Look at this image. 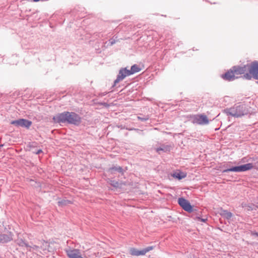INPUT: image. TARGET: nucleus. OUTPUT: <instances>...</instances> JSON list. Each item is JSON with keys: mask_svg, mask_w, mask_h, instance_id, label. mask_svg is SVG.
Segmentation results:
<instances>
[{"mask_svg": "<svg viewBox=\"0 0 258 258\" xmlns=\"http://www.w3.org/2000/svg\"><path fill=\"white\" fill-rule=\"evenodd\" d=\"M131 75L130 71L126 68H121L118 73L117 78L114 81V84L116 85L120 81L123 80L126 77Z\"/></svg>", "mask_w": 258, "mask_h": 258, "instance_id": "6", "label": "nucleus"}, {"mask_svg": "<svg viewBox=\"0 0 258 258\" xmlns=\"http://www.w3.org/2000/svg\"><path fill=\"white\" fill-rule=\"evenodd\" d=\"M118 172L123 173V169L120 166H115L112 168H110L108 170L107 172L109 175L111 174H115V172Z\"/></svg>", "mask_w": 258, "mask_h": 258, "instance_id": "13", "label": "nucleus"}, {"mask_svg": "<svg viewBox=\"0 0 258 258\" xmlns=\"http://www.w3.org/2000/svg\"><path fill=\"white\" fill-rule=\"evenodd\" d=\"M254 78L258 80V62L254 61V66L252 70L251 78Z\"/></svg>", "mask_w": 258, "mask_h": 258, "instance_id": "15", "label": "nucleus"}, {"mask_svg": "<svg viewBox=\"0 0 258 258\" xmlns=\"http://www.w3.org/2000/svg\"><path fill=\"white\" fill-rule=\"evenodd\" d=\"M39 246H37V245H30V247H29L28 248H27V250H31V249H34V250H37Z\"/></svg>", "mask_w": 258, "mask_h": 258, "instance_id": "22", "label": "nucleus"}, {"mask_svg": "<svg viewBox=\"0 0 258 258\" xmlns=\"http://www.w3.org/2000/svg\"><path fill=\"white\" fill-rule=\"evenodd\" d=\"M80 119L79 116L74 112H64L53 116V120L57 123L68 122L77 124Z\"/></svg>", "mask_w": 258, "mask_h": 258, "instance_id": "1", "label": "nucleus"}, {"mask_svg": "<svg viewBox=\"0 0 258 258\" xmlns=\"http://www.w3.org/2000/svg\"><path fill=\"white\" fill-rule=\"evenodd\" d=\"M42 152V150L39 149V150H38L36 152H35V153L37 155H38Z\"/></svg>", "mask_w": 258, "mask_h": 258, "instance_id": "24", "label": "nucleus"}, {"mask_svg": "<svg viewBox=\"0 0 258 258\" xmlns=\"http://www.w3.org/2000/svg\"><path fill=\"white\" fill-rule=\"evenodd\" d=\"M66 252L69 258H81V253L79 249L69 248L66 249Z\"/></svg>", "mask_w": 258, "mask_h": 258, "instance_id": "12", "label": "nucleus"}, {"mask_svg": "<svg viewBox=\"0 0 258 258\" xmlns=\"http://www.w3.org/2000/svg\"><path fill=\"white\" fill-rule=\"evenodd\" d=\"M69 203H70V201L68 200H62L58 202V205L60 206L67 205Z\"/></svg>", "mask_w": 258, "mask_h": 258, "instance_id": "20", "label": "nucleus"}, {"mask_svg": "<svg viewBox=\"0 0 258 258\" xmlns=\"http://www.w3.org/2000/svg\"><path fill=\"white\" fill-rule=\"evenodd\" d=\"M115 42H116V41L114 39H111L109 40V43L111 45H113L115 43Z\"/></svg>", "mask_w": 258, "mask_h": 258, "instance_id": "23", "label": "nucleus"}, {"mask_svg": "<svg viewBox=\"0 0 258 258\" xmlns=\"http://www.w3.org/2000/svg\"><path fill=\"white\" fill-rule=\"evenodd\" d=\"M44 243H45V244H46V245L47 246V242H45Z\"/></svg>", "mask_w": 258, "mask_h": 258, "instance_id": "28", "label": "nucleus"}, {"mask_svg": "<svg viewBox=\"0 0 258 258\" xmlns=\"http://www.w3.org/2000/svg\"><path fill=\"white\" fill-rule=\"evenodd\" d=\"M255 234L256 236H258V233H255Z\"/></svg>", "mask_w": 258, "mask_h": 258, "instance_id": "27", "label": "nucleus"}, {"mask_svg": "<svg viewBox=\"0 0 258 258\" xmlns=\"http://www.w3.org/2000/svg\"><path fill=\"white\" fill-rule=\"evenodd\" d=\"M243 106L239 105L236 108L230 109L229 114L234 117H240L244 115V111L243 110Z\"/></svg>", "mask_w": 258, "mask_h": 258, "instance_id": "9", "label": "nucleus"}, {"mask_svg": "<svg viewBox=\"0 0 258 258\" xmlns=\"http://www.w3.org/2000/svg\"><path fill=\"white\" fill-rule=\"evenodd\" d=\"M221 77L224 80L229 81H233L237 79L234 74V72L232 68L229 71H228L226 73H225L224 74H223L221 76Z\"/></svg>", "mask_w": 258, "mask_h": 258, "instance_id": "11", "label": "nucleus"}, {"mask_svg": "<svg viewBox=\"0 0 258 258\" xmlns=\"http://www.w3.org/2000/svg\"><path fill=\"white\" fill-rule=\"evenodd\" d=\"M32 121L29 120L21 118L17 120H12L11 124L17 127H23L29 128L32 125Z\"/></svg>", "mask_w": 258, "mask_h": 258, "instance_id": "5", "label": "nucleus"}, {"mask_svg": "<svg viewBox=\"0 0 258 258\" xmlns=\"http://www.w3.org/2000/svg\"><path fill=\"white\" fill-rule=\"evenodd\" d=\"M253 66L254 61L243 66H234L232 68L237 79L240 77V75L243 74L244 78L250 80Z\"/></svg>", "mask_w": 258, "mask_h": 258, "instance_id": "2", "label": "nucleus"}, {"mask_svg": "<svg viewBox=\"0 0 258 258\" xmlns=\"http://www.w3.org/2000/svg\"><path fill=\"white\" fill-rule=\"evenodd\" d=\"M152 249V246L148 247L141 250L133 248L130 249V253L131 255L135 256L143 255Z\"/></svg>", "mask_w": 258, "mask_h": 258, "instance_id": "10", "label": "nucleus"}, {"mask_svg": "<svg viewBox=\"0 0 258 258\" xmlns=\"http://www.w3.org/2000/svg\"><path fill=\"white\" fill-rule=\"evenodd\" d=\"M253 168V165L252 163H247L244 165H241L238 166L233 167L231 168L227 169L224 170V172H243L250 170Z\"/></svg>", "mask_w": 258, "mask_h": 258, "instance_id": "4", "label": "nucleus"}, {"mask_svg": "<svg viewBox=\"0 0 258 258\" xmlns=\"http://www.w3.org/2000/svg\"><path fill=\"white\" fill-rule=\"evenodd\" d=\"M253 66L254 61L243 66H234L232 68L237 79L240 77V75L243 74L244 78L250 80Z\"/></svg>", "mask_w": 258, "mask_h": 258, "instance_id": "3", "label": "nucleus"}, {"mask_svg": "<svg viewBox=\"0 0 258 258\" xmlns=\"http://www.w3.org/2000/svg\"><path fill=\"white\" fill-rule=\"evenodd\" d=\"M208 117L205 114H198L194 117L193 122L199 124H207L209 123Z\"/></svg>", "mask_w": 258, "mask_h": 258, "instance_id": "7", "label": "nucleus"}, {"mask_svg": "<svg viewBox=\"0 0 258 258\" xmlns=\"http://www.w3.org/2000/svg\"><path fill=\"white\" fill-rule=\"evenodd\" d=\"M171 175L173 177L180 180L185 178L186 176V174L184 172L178 171L173 173Z\"/></svg>", "mask_w": 258, "mask_h": 258, "instance_id": "14", "label": "nucleus"}, {"mask_svg": "<svg viewBox=\"0 0 258 258\" xmlns=\"http://www.w3.org/2000/svg\"><path fill=\"white\" fill-rule=\"evenodd\" d=\"M179 205L186 211L190 212L192 211V207L189 202L184 198H180L178 200Z\"/></svg>", "mask_w": 258, "mask_h": 258, "instance_id": "8", "label": "nucleus"}, {"mask_svg": "<svg viewBox=\"0 0 258 258\" xmlns=\"http://www.w3.org/2000/svg\"><path fill=\"white\" fill-rule=\"evenodd\" d=\"M140 71H141V68L139 66L136 64L132 66L131 70H130L131 75L139 72Z\"/></svg>", "mask_w": 258, "mask_h": 258, "instance_id": "17", "label": "nucleus"}, {"mask_svg": "<svg viewBox=\"0 0 258 258\" xmlns=\"http://www.w3.org/2000/svg\"><path fill=\"white\" fill-rule=\"evenodd\" d=\"M224 212L225 216L227 219L230 218L232 217V213H230V212H227L226 211H224Z\"/></svg>", "mask_w": 258, "mask_h": 258, "instance_id": "21", "label": "nucleus"}, {"mask_svg": "<svg viewBox=\"0 0 258 258\" xmlns=\"http://www.w3.org/2000/svg\"><path fill=\"white\" fill-rule=\"evenodd\" d=\"M12 237L10 235L3 234L0 235V243H6L10 241Z\"/></svg>", "mask_w": 258, "mask_h": 258, "instance_id": "16", "label": "nucleus"}, {"mask_svg": "<svg viewBox=\"0 0 258 258\" xmlns=\"http://www.w3.org/2000/svg\"><path fill=\"white\" fill-rule=\"evenodd\" d=\"M138 119H140V120H147L148 118H143L140 116H138Z\"/></svg>", "mask_w": 258, "mask_h": 258, "instance_id": "25", "label": "nucleus"}, {"mask_svg": "<svg viewBox=\"0 0 258 258\" xmlns=\"http://www.w3.org/2000/svg\"><path fill=\"white\" fill-rule=\"evenodd\" d=\"M163 150V149L162 148H157V149H156V151H157V152H159V151H161V150Z\"/></svg>", "mask_w": 258, "mask_h": 258, "instance_id": "26", "label": "nucleus"}, {"mask_svg": "<svg viewBox=\"0 0 258 258\" xmlns=\"http://www.w3.org/2000/svg\"><path fill=\"white\" fill-rule=\"evenodd\" d=\"M17 243L20 246L25 247L26 248L30 247V245H29L27 242L22 239H18Z\"/></svg>", "mask_w": 258, "mask_h": 258, "instance_id": "18", "label": "nucleus"}, {"mask_svg": "<svg viewBox=\"0 0 258 258\" xmlns=\"http://www.w3.org/2000/svg\"><path fill=\"white\" fill-rule=\"evenodd\" d=\"M110 184L115 187H121L122 183L118 182V181L115 180H110Z\"/></svg>", "mask_w": 258, "mask_h": 258, "instance_id": "19", "label": "nucleus"}]
</instances>
